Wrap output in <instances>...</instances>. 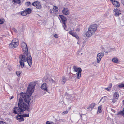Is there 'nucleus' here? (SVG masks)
Returning a JSON list of instances; mask_svg holds the SVG:
<instances>
[{
	"label": "nucleus",
	"mask_w": 124,
	"mask_h": 124,
	"mask_svg": "<svg viewBox=\"0 0 124 124\" xmlns=\"http://www.w3.org/2000/svg\"><path fill=\"white\" fill-rule=\"evenodd\" d=\"M35 85L33 82L31 83L27 87L26 91L27 93H20L21 97L19 99L18 107H15L13 109V113L15 114H20L24 110H29V104L31 99L30 97L33 92Z\"/></svg>",
	"instance_id": "obj_1"
},
{
	"label": "nucleus",
	"mask_w": 124,
	"mask_h": 124,
	"mask_svg": "<svg viewBox=\"0 0 124 124\" xmlns=\"http://www.w3.org/2000/svg\"><path fill=\"white\" fill-rule=\"evenodd\" d=\"M21 46L23 50V54L19 56V63L21 67L23 68L24 66V62H27L30 67L32 65V57L30 52H28L26 44L24 42H22Z\"/></svg>",
	"instance_id": "obj_2"
},
{
	"label": "nucleus",
	"mask_w": 124,
	"mask_h": 124,
	"mask_svg": "<svg viewBox=\"0 0 124 124\" xmlns=\"http://www.w3.org/2000/svg\"><path fill=\"white\" fill-rule=\"evenodd\" d=\"M97 25L95 24L90 26L88 27V30L85 32L86 37H89L94 34L97 30Z\"/></svg>",
	"instance_id": "obj_3"
},
{
	"label": "nucleus",
	"mask_w": 124,
	"mask_h": 124,
	"mask_svg": "<svg viewBox=\"0 0 124 124\" xmlns=\"http://www.w3.org/2000/svg\"><path fill=\"white\" fill-rule=\"evenodd\" d=\"M74 72H77L76 74L78 79H80L81 77V75L82 69L80 67H77L74 65L72 68Z\"/></svg>",
	"instance_id": "obj_4"
},
{
	"label": "nucleus",
	"mask_w": 124,
	"mask_h": 124,
	"mask_svg": "<svg viewBox=\"0 0 124 124\" xmlns=\"http://www.w3.org/2000/svg\"><path fill=\"white\" fill-rule=\"evenodd\" d=\"M18 44V40L16 38H15L13 39L10 43L9 47L12 48H14L16 47Z\"/></svg>",
	"instance_id": "obj_5"
},
{
	"label": "nucleus",
	"mask_w": 124,
	"mask_h": 124,
	"mask_svg": "<svg viewBox=\"0 0 124 124\" xmlns=\"http://www.w3.org/2000/svg\"><path fill=\"white\" fill-rule=\"evenodd\" d=\"M59 16L60 18H61L62 23L63 24L62 25L64 29L66 30H67L66 28V23L67 21L66 18V17L64 16H63L62 15H59Z\"/></svg>",
	"instance_id": "obj_6"
},
{
	"label": "nucleus",
	"mask_w": 124,
	"mask_h": 124,
	"mask_svg": "<svg viewBox=\"0 0 124 124\" xmlns=\"http://www.w3.org/2000/svg\"><path fill=\"white\" fill-rule=\"evenodd\" d=\"M104 54L102 53H100L97 54L96 57L97 63H99L100 62L101 58L104 56Z\"/></svg>",
	"instance_id": "obj_7"
},
{
	"label": "nucleus",
	"mask_w": 124,
	"mask_h": 124,
	"mask_svg": "<svg viewBox=\"0 0 124 124\" xmlns=\"http://www.w3.org/2000/svg\"><path fill=\"white\" fill-rule=\"evenodd\" d=\"M32 5L35 6L36 8L38 9H40L41 8V6L39 2L38 1H35L32 4Z\"/></svg>",
	"instance_id": "obj_8"
},
{
	"label": "nucleus",
	"mask_w": 124,
	"mask_h": 124,
	"mask_svg": "<svg viewBox=\"0 0 124 124\" xmlns=\"http://www.w3.org/2000/svg\"><path fill=\"white\" fill-rule=\"evenodd\" d=\"M63 13L65 15H69L70 14V10L67 8H64L62 10Z\"/></svg>",
	"instance_id": "obj_9"
},
{
	"label": "nucleus",
	"mask_w": 124,
	"mask_h": 124,
	"mask_svg": "<svg viewBox=\"0 0 124 124\" xmlns=\"http://www.w3.org/2000/svg\"><path fill=\"white\" fill-rule=\"evenodd\" d=\"M58 7L56 6H54L52 10L50 9V13L54 14V13L56 12L58 10Z\"/></svg>",
	"instance_id": "obj_10"
},
{
	"label": "nucleus",
	"mask_w": 124,
	"mask_h": 124,
	"mask_svg": "<svg viewBox=\"0 0 124 124\" xmlns=\"http://www.w3.org/2000/svg\"><path fill=\"white\" fill-rule=\"evenodd\" d=\"M41 89L47 92V86L46 83H44L42 84L41 86Z\"/></svg>",
	"instance_id": "obj_11"
},
{
	"label": "nucleus",
	"mask_w": 124,
	"mask_h": 124,
	"mask_svg": "<svg viewBox=\"0 0 124 124\" xmlns=\"http://www.w3.org/2000/svg\"><path fill=\"white\" fill-rule=\"evenodd\" d=\"M16 119L18 120L19 122L24 121V119L23 118L22 116L19 115L16 117Z\"/></svg>",
	"instance_id": "obj_12"
},
{
	"label": "nucleus",
	"mask_w": 124,
	"mask_h": 124,
	"mask_svg": "<svg viewBox=\"0 0 124 124\" xmlns=\"http://www.w3.org/2000/svg\"><path fill=\"white\" fill-rule=\"evenodd\" d=\"M69 34L72 35L73 36L75 37L77 39H78L79 37L78 35L74 32H73L72 31H70L69 32Z\"/></svg>",
	"instance_id": "obj_13"
},
{
	"label": "nucleus",
	"mask_w": 124,
	"mask_h": 124,
	"mask_svg": "<svg viewBox=\"0 0 124 124\" xmlns=\"http://www.w3.org/2000/svg\"><path fill=\"white\" fill-rule=\"evenodd\" d=\"M95 104L94 103H92L89 105L88 107L87 108V109L91 111L92 110V109L95 107Z\"/></svg>",
	"instance_id": "obj_14"
},
{
	"label": "nucleus",
	"mask_w": 124,
	"mask_h": 124,
	"mask_svg": "<svg viewBox=\"0 0 124 124\" xmlns=\"http://www.w3.org/2000/svg\"><path fill=\"white\" fill-rule=\"evenodd\" d=\"M112 3L114 6L117 7H119L120 6V5L119 3L117 1L115 0H114V1H112Z\"/></svg>",
	"instance_id": "obj_15"
},
{
	"label": "nucleus",
	"mask_w": 124,
	"mask_h": 124,
	"mask_svg": "<svg viewBox=\"0 0 124 124\" xmlns=\"http://www.w3.org/2000/svg\"><path fill=\"white\" fill-rule=\"evenodd\" d=\"M114 11L115 12V16H119L121 14L120 11L119 9H116L114 10Z\"/></svg>",
	"instance_id": "obj_16"
},
{
	"label": "nucleus",
	"mask_w": 124,
	"mask_h": 124,
	"mask_svg": "<svg viewBox=\"0 0 124 124\" xmlns=\"http://www.w3.org/2000/svg\"><path fill=\"white\" fill-rule=\"evenodd\" d=\"M102 105H101L98 107L97 113H101V112L102 110Z\"/></svg>",
	"instance_id": "obj_17"
},
{
	"label": "nucleus",
	"mask_w": 124,
	"mask_h": 124,
	"mask_svg": "<svg viewBox=\"0 0 124 124\" xmlns=\"http://www.w3.org/2000/svg\"><path fill=\"white\" fill-rule=\"evenodd\" d=\"M119 96V94L118 93L116 92L114 93V94L113 96V98L116 99H117Z\"/></svg>",
	"instance_id": "obj_18"
},
{
	"label": "nucleus",
	"mask_w": 124,
	"mask_h": 124,
	"mask_svg": "<svg viewBox=\"0 0 124 124\" xmlns=\"http://www.w3.org/2000/svg\"><path fill=\"white\" fill-rule=\"evenodd\" d=\"M25 10L27 14H30L31 13V8H30L26 9Z\"/></svg>",
	"instance_id": "obj_19"
},
{
	"label": "nucleus",
	"mask_w": 124,
	"mask_h": 124,
	"mask_svg": "<svg viewBox=\"0 0 124 124\" xmlns=\"http://www.w3.org/2000/svg\"><path fill=\"white\" fill-rule=\"evenodd\" d=\"M112 61L114 62L117 63L118 62V59L117 58H114L112 59Z\"/></svg>",
	"instance_id": "obj_20"
},
{
	"label": "nucleus",
	"mask_w": 124,
	"mask_h": 124,
	"mask_svg": "<svg viewBox=\"0 0 124 124\" xmlns=\"http://www.w3.org/2000/svg\"><path fill=\"white\" fill-rule=\"evenodd\" d=\"M27 14V13H26L25 10H24L23 11H22L21 13V15L23 16H25Z\"/></svg>",
	"instance_id": "obj_21"
},
{
	"label": "nucleus",
	"mask_w": 124,
	"mask_h": 124,
	"mask_svg": "<svg viewBox=\"0 0 124 124\" xmlns=\"http://www.w3.org/2000/svg\"><path fill=\"white\" fill-rule=\"evenodd\" d=\"M12 1L15 3L19 4L20 2V0H12Z\"/></svg>",
	"instance_id": "obj_22"
},
{
	"label": "nucleus",
	"mask_w": 124,
	"mask_h": 124,
	"mask_svg": "<svg viewBox=\"0 0 124 124\" xmlns=\"http://www.w3.org/2000/svg\"><path fill=\"white\" fill-rule=\"evenodd\" d=\"M67 79L66 78L64 77H62V84H64L65 82L66 81Z\"/></svg>",
	"instance_id": "obj_23"
},
{
	"label": "nucleus",
	"mask_w": 124,
	"mask_h": 124,
	"mask_svg": "<svg viewBox=\"0 0 124 124\" xmlns=\"http://www.w3.org/2000/svg\"><path fill=\"white\" fill-rule=\"evenodd\" d=\"M118 114H120L124 116V109L123 111H120L119 113H118Z\"/></svg>",
	"instance_id": "obj_24"
},
{
	"label": "nucleus",
	"mask_w": 124,
	"mask_h": 124,
	"mask_svg": "<svg viewBox=\"0 0 124 124\" xmlns=\"http://www.w3.org/2000/svg\"><path fill=\"white\" fill-rule=\"evenodd\" d=\"M46 124H54V123L50 121H47L46 122Z\"/></svg>",
	"instance_id": "obj_25"
},
{
	"label": "nucleus",
	"mask_w": 124,
	"mask_h": 124,
	"mask_svg": "<svg viewBox=\"0 0 124 124\" xmlns=\"http://www.w3.org/2000/svg\"><path fill=\"white\" fill-rule=\"evenodd\" d=\"M23 117H28L29 116V114H23L22 116Z\"/></svg>",
	"instance_id": "obj_26"
},
{
	"label": "nucleus",
	"mask_w": 124,
	"mask_h": 124,
	"mask_svg": "<svg viewBox=\"0 0 124 124\" xmlns=\"http://www.w3.org/2000/svg\"><path fill=\"white\" fill-rule=\"evenodd\" d=\"M4 22V20L3 19H1L0 20V24H2Z\"/></svg>",
	"instance_id": "obj_27"
},
{
	"label": "nucleus",
	"mask_w": 124,
	"mask_h": 124,
	"mask_svg": "<svg viewBox=\"0 0 124 124\" xmlns=\"http://www.w3.org/2000/svg\"><path fill=\"white\" fill-rule=\"evenodd\" d=\"M16 75L18 76L19 77L20 75V74H21L20 72L19 71H16Z\"/></svg>",
	"instance_id": "obj_28"
},
{
	"label": "nucleus",
	"mask_w": 124,
	"mask_h": 124,
	"mask_svg": "<svg viewBox=\"0 0 124 124\" xmlns=\"http://www.w3.org/2000/svg\"><path fill=\"white\" fill-rule=\"evenodd\" d=\"M50 82L51 83H55V80H53L52 79H51L50 80Z\"/></svg>",
	"instance_id": "obj_29"
},
{
	"label": "nucleus",
	"mask_w": 124,
	"mask_h": 124,
	"mask_svg": "<svg viewBox=\"0 0 124 124\" xmlns=\"http://www.w3.org/2000/svg\"><path fill=\"white\" fill-rule=\"evenodd\" d=\"M116 99L115 98H113V99L112 101V102L114 103L115 102H116Z\"/></svg>",
	"instance_id": "obj_30"
},
{
	"label": "nucleus",
	"mask_w": 124,
	"mask_h": 124,
	"mask_svg": "<svg viewBox=\"0 0 124 124\" xmlns=\"http://www.w3.org/2000/svg\"><path fill=\"white\" fill-rule=\"evenodd\" d=\"M68 113V111L67 110H66L65 111H64L62 113V114L63 115L64 114H67Z\"/></svg>",
	"instance_id": "obj_31"
},
{
	"label": "nucleus",
	"mask_w": 124,
	"mask_h": 124,
	"mask_svg": "<svg viewBox=\"0 0 124 124\" xmlns=\"http://www.w3.org/2000/svg\"><path fill=\"white\" fill-rule=\"evenodd\" d=\"M0 124H7L6 123L2 121H0Z\"/></svg>",
	"instance_id": "obj_32"
},
{
	"label": "nucleus",
	"mask_w": 124,
	"mask_h": 124,
	"mask_svg": "<svg viewBox=\"0 0 124 124\" xmlns=\"http://www.w3.org/2000/svg\"><path fill=\"white\" fill-rule=\"evenodd\" d=\"M26 4L27 6H29L30 5L31 3L30 2H27L26 3Z\"/></svg>",
	"instance_id": "obj_33"
},
{
	"label": "nucleus",
	"mask_w": 124,
	"mask_h": 124,
	"mask_svg": "<svg viewBox=\"0 0 124 124\" xmlns=\"http://www.w3.org/2000/svg\"><path fill=\"white\" fill-rule=\"evenodd\" d=\"M112 84L111 83H110L109 85V88L110 89L112 87Z\"/></svg>",
	"instance_id": "obj_34"
},
{
	"label": "nucleus",
	"mask_w": 124,
	"mask_h": 124,
	"mask_svg": "<svg viewBox=\"0 0 124 124\" xmlns=\"http://www.w3.org/2000/svg\"><path fill=\"white\" fill-rule=\"evenodd\" d=\"M54 36L55 38H58V35L57 34H55L54 35Z\"/></svg>",
	"instance_id": "obj_35"
},
{
	"label": "nucleus",
	"mask_w": 124,
	"mask_h": 124,
	"mask_svg": "<svg viewBox=\"0 0 124 124\" xmlns=\"http://www.w3.org/2000/svg\"><path fill=\"white\" fill-rule=\"evenodd\" d=\"M103 98L104 99V100H106V99H107L108 98V97L107 96H104L103 97Z\"/></svg>",
	"instance_id": "obj_36"
},
{
	"label": "nucleus",
	"mask_w": 124,
	"mask_h": 124,
	"mask_svg": "<svg viewBox=\"0 0 124 124\" xmlns=\"http://www.w3.org/2000/svg\"><path fill=\"white\" fill-rule=\"evenodd\" d=\"M110 49L111 50L110 51H112V50L114 51L115 50V48H110Z\"/></svg>",
	"instance_id": "obj_37"
},
{
	"label": "nucleus",
	"mask_w": 124,
	"mask_h": 124,
	"mask_svg": "<svg viewBox=\"0 0 124 124\" xmlns=\"http://www.w3.org/2000/svg\"><path fill=\"white\" fill-rule=\"evenodd\" d=\"M85 41H84L83 42V44L82 45V47H83L85 45Z\"/></svg>",
	"instance_id": "obj_38"
},
{
	"label": "nucleus",
	"mask_w": 124,
	"mask_h": 124,
	"mask_svg": "<svg viewBox=\"0 0 124 124\" xmlns=\"http://www.w3.org/2000/svg\"><path fill=\"white\" fill-rule=\"evenodd\" d=\"M105 89L107 91H109L110 90V88L108 87L105 88Z\"/></svg>",
	"instance_id": "obj_39"
},
{
	"label": "nucleus",
	"mask_w": 124,
	"mask_h": 124,
	"mask_svg": "<svg viewBox=\"0 0 124 124\" xmlns=\"http://www.w3.org/2000/svg\"><path fill=\"white\" fill-rule=\"evenodd\" d=\"M121 2L123 4L124 3V0H121Z\"/></svg>",
	"instance_id": "obj_40"
},
{
	"label": "nucleus",
	"mask_w": 124,
	"mask_h": 124,
	"mask_svg": "<svg viewBox=\"0 0 124 124\" xmlns=\"http://www.w3.org/2000/svg\"><path fill=\"white\" fill-rule=\"evenodd\" d=\"M10 100H11L14 97L13 96H12L10 97Z\"/></svg>",
	"instance_id": "obj_41"
},
{
	"label": "nucleus",
	"mask_w": 124,
	"mask_h": 124,
	"mask_svg": "<svg viewBox=\"0 0 124 124\" xmlns=\"http://www.w3.org/2000/svg\"><path fill=\"white\" fill-rule=\"evenodd\" d=\"M80 30V29H79L78 28L76 30V31H79Z\"/></svg>",
	"instance_id": "obj_42"
},
{
	"label": "nucleus",
	"mask_w": 124,
	"mask_h": 124,
	"mask_svg": "<svg viewBox=\"0 0 124 124\" xmlns=\"http://www.w3.org/2000/svg\"><path fill=\"white\" fill-rule=\"evenodd\" d=\"M111 110H112V111L113 112H114V113L115 112V110H114L113 109H111Z\"/></svg>",
	"instance_id": "obj_43"
},
{
	"label": "nucleus",
	"mask_w": 124,
	"mask_h": 124,
	"mask_svg": "<svg viewBox=\"0 0 124 124\" xmlns=\"http://www.w3.org/2000/svg\"><path fill=\"white\" fill-rule=\"evenodd\" d=\"M110 0L111 1V2H112V1H114V0Z\"/></svg>",
	"instance_id": "obj_44"
},
{
	"label": "nucleus",
	"mask_w": 124,
	"mask_h": 124,
	"mask_svg": "<svg viewBox=\"0 0 124 124\" xmlns=\"http://www.w3.org/2000/svg\"><path fill=\"white\" fill-rule=\"evenodd\" d=\"M103 98V97L100 100V101H101V100H102V99Z\"/></svg>",
	"instance_id": "obj_45"
},
{
	"label": "nucleus",
	"mask_w": 124,
	"mask_h": 124,
	"mask_svg": "<svg viewBox=\"0 0 124 124\" xmlns=\"http://www.w3.org/2000/svg\"><path fill=\"white\" fill-rule=\"evenodd\" d=\"M83 54L82 53H81V54Z\"/></svg>",
	"instance_id": "obj_46"
}]
</instances>
